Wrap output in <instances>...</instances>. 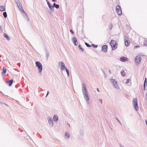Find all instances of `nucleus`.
I'll use <instances>...</instances> for the list:
<instances>
[{
	"label": "nucleus",
	"mask_w": 147,
	"mask_h": 147,
	"mask_svg": "<svg viewBox=\"0 0 147 147\" xmlns=\"http://www.w3.org/2000/svg\"><path fill=\"white\" fill-rule=\"evenodd\" d=\"M70 32L72 34H73L74 33V32L73 31V30H70Z\"/></svg>",
	"instance_id": "nucleus-43"
},
{
	"label": "nucleus",
	"mask_w": 147,
	"mask_h": 147,
	"mask_svg": "<svg viewBox=\"0 0 147 147\" xmlns=\"http://www.w3.org/2000/svg\"><path fill=\"white\" fill-rule=\"evenodd\" d=\"M47 9H48V12L49 13H51V12L48 9V8H47Z\"/></svg>",
	"instance_id": "nucleus-52"
},
{
	"label": "nucleus",
	"mask_w": 147,
	"mask_h": 147,
	"mask_svg": "<svg viewBox=\"0 0 147 147\" xmlns=\"http://www.w3.org/2000/svg\"><path fill=\"white\" fill-rule=\"evenodd\" d=\"M25 13L26 14V16H25V19L26 21H29V19L28 18V15H27V14H26V13Z\"/></svg>",
	"instance_id": "nucleus-24"
},
{
	"label": "nucleus",
	"mask_w": 147,
	"mask_h": 147,
	"mask_svg": "<svg viewBox=\"0 0 147 147\" xmlns=\"http://www.w3.org/2000/svg\"><path fill=\"white\" fill-rule=\"evenodd\" d=\"M110 44L111 46L112 50H114L117 48V44L115 40H111Z\"/></svg>",
	"instance_id": "nucleus-1"
},
{
	"label": "nucleus",
	"mask_w": 147,
	"mask_h": 147,
	"mask_svg": "<svg viewBox=\"0 0 147 147\" xmlns=\"http://www.w3.org/2000/svg\"><path fill=\"white\" fill-rule=\"evenodd\" d=\"M146 78L145 79L144 83H145L146 82Z\"/></svg>",
	"instance_id": "nucleus-51"
},
{
	"label": "nucleus",
	"mask_w": 147,
	"mask_h": 147,
	"mask_svg": "<svg viewBox=\"0 0 147 147\" xmlns=\"http://www.w3.org/2000/svg\"><path fill=\"white\" fill-rule=\"evenodd\" d=\"M115 82V83H114V84H113V86L115 88L117 89H119V88L117 85V82Z\"/></svg>",
	"instance_id": "nucleus-19"
},
{
	"label": "nucleus",
	"mask_w": 147,
	"mask_h": 147,
	"mask_svg": "<svg viewBox=\"0 0 147 147\" xmlns=\"http://www.w3.org/2000/svg\"><path fill=\"white\" fill-rule=\"evenodd\" d=\"M82 93L88 92L87 89L85 84L84 83L82 84Z\"/></svg>",
	"instance_id": "nucleus-9"
},
{
	"label": "nucleus",
	"mask_w": 147,
	"mask_h": 147,
	"mask_svg": "<svg viewBox=\"0 0 147 147\" xmlns=\"http://www.w3.org/2000/svg\"><path fill=\"white\" fill-rule=\"evenodd\" d=\"M111 82L113 84H114L115 83V80L113 79H111Z\"/></svg>",
	"instance_id": "nucleus-33"
},
{
	"label": "nucleus",
	"mask_w": 147,
	"mask_h": 147,
	"mask_svg": "<svg viewBox=\"0 0 147 147\" xmlns=\"http://www.w3.org/2000/svg\"><path fill=\"white\" fill-rule=\"evenodd\" d=\"M107 46L106 45H104L102 47V51L105 52L107 51Z\"/></svg>",
	"instance_id": "nucleus-13"
},
{
	"label": "nucleus",
	"mask_w": 147,
	"mask_h": 147,
	"mask_svg": "<svg viewBox=\"0 0 147 147\" xmlns=\"http://www.w3.org/2000/svg\"><path fill=\"white\" fill-rule=\"evenodd\" d=\"M99 101L101 102V104H102V99H99Z\"/></svg>",
	"instance_id": "nucleus-42"
},
{
	"label": "nucleus",
	"mask_w": 147,
	"mask_h": 147,
	"mask_svg": "<svg viewBox=\"0 0 147 147\" xmlns=\"http://www.w3.org/2000/svg\"><path fill=\"white\" fill-rule=\"evenodd\" d=\"M120 60L121 61L124 62L128 60V59L126 57H121L120 59Z\"/></svg>",
	"instance_id": "nucleus-15"
},
{
	"label": "nucleus",
	"mask_w": 147,
	"mask_h": 147,
	"mask_svg": "<svg viewBox=\"0 0 147 147\" xmlns=\"http://www.w3.org/2000/svg\"><path fill=\"white\" fill-rule=\"evenodd\" d=\"M103 74H104V75L105 76V78L106 77V74L105 73V72L104 71H103Z\"/></svg>",
	"instance_id": "nucleus-45"
},
{
	"label": "nucleus",
	"mask_w": 147,
	"mask_h": 147,
	"mask_svg": "<svg viewBox=\"0 0 147 147\" xmlns=\"http://www.w3.org/2000/svg\"><path fill=\"white\" fill-rule=\"evenodd\" d=\"M53 119L55 121H57L58 119V116L57 115H54L53 117Z\"/></svg>",
	"instance_id": "nucleus-20"
},
{
	"label": "nucleus",
	"mask_w": 147,
	"mask_h": 147,
	"mask_svg": "<svg viewBox=\"0 0 147 147\" xmlns=\"http://www.w3.org/2000/svg\"><path fill=\"white\" fill-rule=\"evenodd\" d=\"M85 44L87 47H91V46L89 44H88L87 43V42H85Z\"/></svg>",
	"instance_id": "nucleus-34"
},
{
	"label": "nucleus",
	"mask_w": 147,
	"mask_h": 147,
	"mask_svg": "<svg viewBox=\"0 0 147 147\" xmlns=\"http://www.w3.org/2000/svg\"><path fill=\"white\" fill-rule=\"evenodd\" d=\"M3 36L4 37L7 39L8 40H10V38L8 36V35L5 33L3 34Z\"/></svg>",
	"instance_id": "nucleus-18"
},
{
	"label": "nucleus",
	"mask_w": 147,
	"mask_h": 147,
	"mask_svg": "<svg viewBox=\"0 0 147 147\" xmlns=\"http://www.w3.org/2000/svg\"><path fill=\"white\" fill-rule=\"evenodd\" d=\"M127 38L126 37H124V41L125 42V45L126 47H127L129 45L130 43V41L127 40Z\"/></svg>",
	"instance_id": "nucleus-10"
},
{
	"label": "nucleus",
	"mask_w": 147,
	"mask_h": 147,
	"mask_svg": "<svg viewBox=\"0 0 147 147\" xmlns=\"http://www.w3.org/2000/svg\"><path fill=\"white\" fill-rule=\"evenodd\" d=\"M46 1L47 2V4L50 9L52 11H53V7L51 5L50 3L49 2V1L47 0H46Z\"/></svg>",
	"instance_id": "nucleus-12"
},
{
	"label": "nucleus",
	"mask_w": 147,
	"mask_h": 147,
	"mask_svg": "<svg viewBox=\"0 0 147 147\" xmlns=\"http://www.w3.org/2000/svg\"><path fill=\"white\" fill-rule=\"evenodd\" d=\"M112 25L111 24H110V25L109 26V29L110 30H111L112 28Z\"/></svg>",
	"instance_id": "nucleus-40"
},
{
	"label": "nucleus",
	"mask_w": 147,
	"mask_h": 147,
	"mask_svg": "<svg viewBox=\"0 0 147 147\" xmlns=\"http://www.w3.org/2000/svg\"><path fill=\"white\" fill-rule=\"evenodd\" d=\"M133 104L135 110L136 111H138L139 109V107L138 106L137 100L136 98H134L133 99Z\"/></svg>",
	"instance_id": "nucleus-3"
},
{
	"label": "nucleus",
	"mask_w": 147,
	"mask_h": 147,
	"mask_svg": "<svg viewBox=\"0 0 147 147\" xmlns=\"http://www.w3.org/2000/svg\"><path fill=\"white\" fill-rule=\"evenodd\" d=\"M109 73L110 74H111V71L109 69Z\"/></svg>",
	"instance_id": "nucleus-53"
},
{
	"label": "nucleus",
	"mask_w": 147,
	"mask_h": 147,
	"mask_svg": "<svg viewBox=\"0 0 147 147\" xmlns=\"http://www.w3.org/2000/svg\"><path fill=\"white\" fill-rule=\"evenodd\" d=\"M78 48H79V49H80L81 50V51H82V52L84 51V49L81 47L80 45H79L78 46Z\"/></svg>",
	"instance_id": "nucleus-29"
},
{
	"label": "nucleus",
	"mask_w": 147,
	"mask_h": 147,
	"mask_svg": "<svg viewBox=\"0 0 147 147\" xmlns=\"http://www.w3.org/2000/svg\"><path fill=\"white\" fill-rule=\"evenodd\" d=\"M5 10V7H3V6L0 7V11H3Z\"/></svg>",
	"instance_id": "nucleus-23"
},
{
	"label": "nucleus",
	"mask_w": 147,
	"mask_h": 147,
	"mask_svg": "<svg viewBox=\"0 0 147 147\" xmlns=\"http://www.w3.org/2000/svg\"><path fill=\"white\" fill-rule=\"evenodd\" d=\"M141 60V58L139 56H136L135 59V62L136 64H139Z\"/></svg>",
	"instance_id": "nucleus-6"
},
{
	"label": "nucleus",
	"mask_w": 147,
	"mask_h": 147,
	"mask_svg": "<svg viewBox=\"0 0 147 147\" xmlns=\"http://www.w3.org/2000/svg\"><path fill=\"white\" fill-rule=\"evenodd\" d=\"M2 32V29L1 26H0V32Z\"/></svg>",
	"instance_id": "nucleus-41"
},
{
	"label": "nucleus",
	"mask_w": 147,
	"mask_h": 147,
	"mask_svg": "<svg viewBox=\"0 0 147 147\" xmlns=\"http://www.w3.org/2000/svg\"><path fill=\"white\" fill-rule=\"evenodd\" d=\"M120 147H124L123 145H122L121 144H120Z\"/></svg>",
	"instance_id": "nucleus-48"
},
{
	"label": "nucleus",
	"mask_w": 147,
	"mask_h": 147,
	"mask_svg": "<svg viewBox=\"0 0 147 147\" xmlns=\"http://www.w3.org/2000/svg\"><path fill=\"white\" fill-rule=\"evenodd\" d=\"M6 82L8 84L9 86H10L12 85L13 83V80L8 79L6 81Z\"/></svg>",
	"instance_id": "nucleus-14"
},
{
	"label": "nucleus",
	"mask_w": 147,
	"mask_h": 147,
	"mask_svg": "<svg viewBox=\"0 0 147 147\" xmlns=\"http://www.w3.org/2000/svg\"><path fill=\"white\" fill-rule=\"evenodd\" d=\"M3 15L4 17L5 18H6L7 17V13L6 12H3Z\"/></svg>",
	"instance_id": "nucleus-26"
},
{
	"label": "nucleus",
	"mask_w": 147,
	"mask_h": 147,
	"mask_svg": "<svg viewBox=\"0 0 147 147\" xmlns=\"http://www.w3.org/2000/svg\"><path fill=\"white\" fill-rule=\"evenodd\" d=\"M121 75L123 76L124 77L125 76V72L123 70L121 72Z\"/></svg>",
	"instance_id": "nucleus-25"
},
{
	"label": "nucleus",
	"mask_w": 147,
	"mask_h": 147,
	"mask_svg": "<svg viewBox=\"0 0 147 147\" xmlns=\"http://www.w3.org/2000/svg\"><path fill=\"white\" fill-rule=\"evenodd\" d=\"M111 82L113 84H114L115 83V80L113 79H111Z\"/></svg>",
	"instance_id": "nucleus-30"
},
{
	"label": "nucleus",
	"mask_w": 147,
	"mask_h": 147,
	"mask_svg": "<svg viewBox=\"0 0 147 147\" xmlns=\"http://www.w3.org/2000/svg\"><path fill=\"white\" fill-rule=\"evenodd\" d=\"M59 5L57 4H56V5L55 6V7L56 9H58L59 8Z\"/></svg>",
	"instance_id": "nucleus-39"
},
{
	"label": "nucleus",
	"mask_w": 147,
	"mask_h": 147,
	"mask_svg": "<svg viewBox=\"0 0 147 147\" xmlns=\"http://www.w3.org/2000/svg\"><path fill=\"white\" fill-rule=\"evenodd\" d=\"M18 7L19 9L20 10H21L22 12H24V13H25V12L24 11V10L23 9V7H22V5H20L19 6V7Z\"/></svg>",
	"instance_id": "nucleus-22"
},
{
	"label": "nucleus",
	"mask_w": 147,
	"mask_h": 147,
	"mask_svg": "<svg viewBox=\"0 0 147 147\" xmlns=\"http://www.w3.org/2000/svg\"><path fill=\"white\" fill-rule=\"evenodd\" d=\"M116 10L117 13L119 16H121L122 15V11L119 5H117L116 7Z\"/></svg>",
	"instance_id": "nucleus-4"
},
{
	"label": "nucleus",
	"mask_w": 147,
	"mask_h": 147,
	"mask_svg": "<svg viewBox=\"0 0 147 147\" xmlns=\"http://www.w3.org/2000/svg\"><path fill=\"white\" fill-rule=\"evenodd\" d=\"M92 46L95 48H97L98 47L97 45H96L94 44H92Z\"/></svg>",
	"instance_id": "nucleus-35"
},
{
	"label": "nucleus",
	"mask_w": 147,
	"mask_h": 147,
	"mask_svg": "<svg viewBox=\"0 0 147 147\" xmlns=\"http://www.w3.org/2000/svg\"><path fill=\"white\" fill-rule=\"evenodd\" d=\"M48 120L50 125L52 127L53 125V122L52 118L50 117H48Z\"/></svg>",
	"instance_id": "nucleus-8"
},
{
	"label": "nucleus",
	"mask_w": 147,
	"mask_h": 147,
	"mask_svg": "<svg viewBox=\"0 0 147 147\" xmlns=\"http://www.w3.org/2000/svg\"><path fill=\"white\" fill-rule=\"evenodd\" d=\"M46 56L47 57V58L48 59L49 57V53L48 52H46Z\"/></svg>",
	"instance_id": "nucleus-37"
},
{
	"label": "nucleus",
	"mask_w": 147,
	"mask_h": 147,
	"mask_svg": "<svg viewBox=\"0 0 147 147\" xmlns=\"http://www.w3.org/2000/svg\"><path fill=\"white\" fill-rule=\"evenodd\" d=\"M56 5V4L55 3H53V7H55V6Z\"/></svg>",
	"instance_id": "nucleus-50"
},
{
	"label": "nucleus",
	"mask_w": 147,
	"mask_h": 147,
	"mask_svg": "<svg viewBox=\"0 0 147 147\" xmlns=\"http://www.w3.org/2000/svg\"><path fill=\"white\" fill-rule=\"evenodd\" d=\"M67 124L69 125V126H70V125L69 123H67Z\"/></svg>",
	"instance_id": "nucleus-56"
},
{
	"label": "nucleus",
	"mask_w": 147,
	"mask_h": 147,
	"mask_svg": "<svg viewBox=\"0 0 147 147\" xmlns=\"http://www.w3.org/2000/svg\"><path fill=\"white\" fill-rule=\"evenodd\" d=\"M111 82L113 84H114L115 83V80L113 79H111Z\"/></svg>",
	"instance_id": "nucleus-31"
},
{
	"label": "nucleus",
	"mask_w": 147,
	"mask_h": 147,
	"mask_svg": "<svg viewBox=\"0 0 147 147\" xmlns=\"http://www.w3.org/2000/svg\"><path fill=\"white\" fill-rule=\"evenodd\" d=\"M111 82L113 84H114L115 83V80L113 79H111Z\"/></svg>",
	"instance_id": "nucleus-32"
},
{
	"label": "nucleus",
	"mask_w": 147,
	"mask_h": 147,
	"mask_svg": "<svg viewBox=\"0 0 147 147\" xmlns=\"http://www.w3.org/2000/svg\"><path fill=\"white\" fill-rule=\"evenodd\" d=\"M84 98L86 100L87 102L89 100L90 98L89 97L88 92H86L83 93Z\"/></svg>",
	"instance_id": "nucleus-7"
},
{
	"label": "nucleus",
	"mask_w": 147,
	"mask_h": 147,
	"mask_svg": "<svg viewBox=\"0 0 147 147\" xmlns=\"http://www.w3.org/2000/svg\"><path fill=\"white\" fill-rule=\"evenodd\" d=\"M59 65L60 66V67L61 70H64L65 68H66L65 66L64 63L63 62H59Z\"/></svg>",
	"instance_id": "nucleus-5"
},
{
	"label": "nucleus",
	"mask_w": 147,
	"mask_h": 147,
	"mask_svg": "<svg viewBox=\"0 0 147 147\" xmlns=\"http://www.w3.org/2000/svg\"><path fill=\"white\" fill-rule=\"evenodd\" d=\"M65 69L66 70V72L67 73V74L68 76H69V70H68V69L67 68H65Z\"/></svg>",
	"instance_id": "nucleus-28"
},
{
	"label": "nucleus",
	"mask_w": 147,
	"mask_h": 147,
	"mask_svg": "<svg viewBox=\"0 0 147 147\" xmlns=\"http://www.w3.org/2000/svg\"><path fill=\"white\" fill-rule=\"evenodd\" d=\"M65 139H68L70 137V136L67 131H66L65 134Z\"/></svg>",
	"instance_id": "nucleus-16"
},
{
	"label": "nucleus",
	"mask_w": 147,
	"mask_h": 147,
	"mask_svg": "<svg viewBox=\"0 0 147 147\" xmlns=\"http://www.w3.org/2000/svg\"><path fill=\"white\" fill-rule=\"evenodd\" d=\"M49 92L48 91H47V95H46V97H47V96L49 94Z\"/></svg>",
	"instance_id": "nucleus-44"
},
{
	"label": "nucleus",
	"mask_w": 147,
	"mask_h": 147,
	"mask_svg": "<svg viewBox=\"0 0 147 147\" xmlns=\"http://www.w3.org/2000/svg\"><path fill=\"white\" fill-rule=\"evenodd\" d=\"M36 67H37L38 69V72L40 73L42 69V67L41 63L39 61H36L35 63Z\"/></svg>",
	"instance_id": "nucleus-2"
},
{
	"label": "nucleus",
	"mask_w": 147,
	"mask_h": 147,
	"mask_svg": "<svg viewBox=\"0 0 147 147\" xmlns=\"http://www.w3.org/2000/svg\"><path fill=\"white\" fill-rule=\"evenodd\" d=\"M144 45H145V46H147V40L145 39L144 40Z\"/></svg>",
	"instance_id": "nucleus-27"
},
{
	"label": "nucleus",
	"mask_w": 147,
	"mask_h": 147,
	"mask_svg": "<svg viewBox=\"0 0 147 147\" xmlns=\"http://www.w3.org/2000/svg\"><path fill=\"white\" fill-rule=\"evenodd\" d=\"M140 47V46L139 45L136 46L135 47V48H138Z\"/></svg>",
	"instance_id": "nucleus-47"
},
{
	"label": "nucleus",
	"mask_w": 147,
	"mask_h": 147,
	"mask_svg": "<svg viewBox=\"0 0 147 147\" xmlns=\"http://www.w3.org/2000/svg\"><path fill=\"white\" fill-rule=\"evenodd\" d=\"M52 1H53L54 2H55L56 1V0H52Z\"/></svg>",
	"instance_id": "nucleus-54"
},
{
	"label": "nucleus",
	"mask_w": 147,
	"mask_h": 147,
	"mask_svg": "<svg viewBox=\"0 0 147 147\" xmlns=\"http://www.w3.org/2000/svg\"><path fill=\"white\" fill-rule=\"evenodd\" d=\"M115 118L117 121H118V122H119L120 124L121 125L122 124L118 119L117 117H115Z\"/></svg>",
	"instance_id": "nucleus-36"
},
{
	"label": "nucleus",
	"mask_w": 147,
	"mask_h": 147,
	"mask_svg": "<svg viewBox=\"0 0 147 147\" xmlns=\"http://www.w3.org/2000/svg\"><path fill=\"white\" fill-rule=\"evenodd\" d=\"M15 1L18 7H19L20 5H22V4L19 0H15Z\"/></svg>",
	"instance_id": "nucleus-17"
},
{
	"label": "nucleus",
	"mask_w": 147,
	"mask_h": 147,
	"mask_svg": "<svg viewBox=\"0 0 147 147\" xmlns=\"http://www.w3.org/2000/svg\"><path fill=\"white\" fill-rule=\"evenodd\" d=\"M2 104H3V105H4L7 106H8V105H7L6 104H5V103H2Z\"/></svg>",
	"instance_id": "nucleus-49"
},
{
	"label": "nucleus",
	"mask_w": 147,
	"mask_h": 147,
	"mask_svg": "<svg viewBox=\"0 0 147 147\" xmlns=\"http://www.w3.org/2000/svg\"><path fill=\"white\" fill-rule=\"evenodd\" d=\"M130 79H128L127 80L126 82V84H128L130 81Z\"/></svg>",
	"instance_id": "nucleus-38"
},
{
	"label": "nucleus",
	"mask_w": 147,
	"mask_h": 147,
	"mask_svg": "<svg viewBox=\"0 0 147 147\" xmlns=\"http://www.w3.org/2000/svg\"><path fill=\"white\" fill-rule=\"evenodd\" d=\"M97 90L98 92H99V89H98V88H97Z\"/></svg>",
	"instance_id": "nucleus-55"
},
{
	"label": "nucleus",
	"mask_w": 147,
	"mask_h": 147,
	"mask_svg": "<svg viewBox=\"0 0 147 147\" xmlns=\"http://www.w3.org/2000/svg\"><path fill=\"white\" fill-rule=\"evenodd\" d=\"M71 40L74 43V45L75 46H77V43H78L77 38L75 37H74L72 38Z\"/></svg>",
	"instance_id": "nucleus-11"
},
{
	"label": "nucleus",
	"mask_w": 147,
	"mask_h": 147,
	"mask_svg": "<svg viewBox=\"0 0 147 147\" xmlns=\"http://www.w3.org/2000/svg\"><path fill=\"white\" fill-rule=\"evenodd\" d=\"M6 69L5 67H3V71L2 72V74H6Z\"/></svg>",
	"instance_id": "nucleus-21"
},
{
	"label": "nucleus",
	"mask_w": 147,
	"mask_h": 147,
	"mask_svg": "<svg viewBox=\"0 0 147 147\" xmlns=\"http://www.w3.org/2000/svg\"><path fill=\"white\" fill-rule=\"evenodd\" d=\"M143 86L144 87V90H145V83H144Z\"/></svg>",
	"instance_id": "nucleus-46"
}]
</instances>
